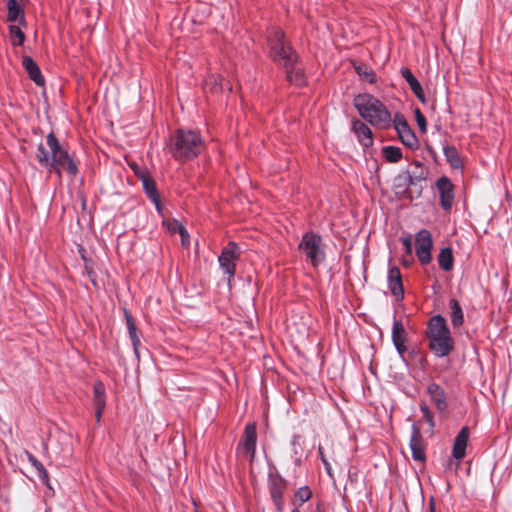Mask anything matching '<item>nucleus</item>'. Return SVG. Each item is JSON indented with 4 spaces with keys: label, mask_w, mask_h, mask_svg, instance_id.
<instances>
[{
    "label": "nucleus",
    "mask_w": 512,
    "mask_h": 512,
    "mask_svg": "<svg viewBox=\"0 0 512 512\" xmlns=\"http://www.w3.org/2000/svg\"><path fill=\"white\" fill-rule=\"evenodd\" d=\"M22 65L28 73L30 79L38 86L44 85V78L37 63L30 57L24 56L22 59Z\"/></svg>",
    "instance_id": "obj_19"
},
{
    "label": "nucleus",
    "mask_w": 512,
    "mask_h": 512,
    "mask_svg": "<svg viewBox=\"0 0 512 512\" xmlns=\"http://www.w3.org/2000/svg\"><path fill=\"white\" fill-rule=\"evenodd\" d=\"M427 393L429 394L430 399L434 403L435 407L440 412H443L447 409L446 394L440 385L436 383H430L427 386Z\"/></svg>",
    "instance_id": "obj_17"
},
{
    "label": "nucleus",
    "mask_w": 512,
    "mask_h": 512,
    "mask_svg": "<svg viewBox=\"0 0 512 512\" xmlns=\"http://www.w3.org/2000/svg\"><path fill=\"white\" fill-rule=\"evenodd\" d=\"M391 124H393L399 139L405 146L409 148L418 147V139L403 115L396 114Z\"/></svg>",
    "instance_id": "obj_9"
},
{
    "label": "nucleus",
    "mask_w": 512,
    "mask_h": 512,
    "mask_svg": "<svg viewBox=\"0 0 512 512\" xmlns=\"http://www.w3.org/2000/svg\"><path fill=\"white\" fill-rule=\"evenodd\" d=\"M392 341L393 344L400 355H403L407 348L405 345L406 341V332L405 329L399 320H394L392 326Z\"/></svg>",
    "instance_id": "obj_18"
},
{
    "label": "nucleus",
    "mask_w": 512,
    "mask_h": 512,
    "mask_svg": "<svg viewBox=\"0 0 512 512\" xmlns=\"http://www.w3.org/2000/svg\"><path fill=\"white\" fill-rule=\"evenodd\" d=\"M294 81L297 86H303L306 83V78L303 71L300 68H293L290 71V82Z\"/></svg>",
    "instance_id": "obj_31"
},
{
    "label": "nucleus",
    "mask_w": 512,
    "mask_h": 512,
    "mask_svg": "<svg viewBox=\"0 0 512 512\" xmlns=\"http://www.w3.org/2000/svg\"><path fill=\"white\" fill-rule=\"evenodd\" d=\"M103 410L104 409L95 408V419L97 422H100Z\"/></svg>",
    "instance_id": "obj_42"
},
{
    "label": "nucleus",
    "mask_w": 512,
    "mask_h": 512,
    "mask_svg": "<svg viewBox=\"0 0 512 512\" xmlns=\"http://www.w3.org/2000/svg\"><path fill=\"white\" fill-rule=\"evenodd\" d=\"M312 496L311 489L307 486H301L294 493V502L298 503V505H302L306 501H308Z\"/></svg>",
    "instance_id": "obj_28"
},
{
    "label": "nucleus",
    "mask_w": 512,
    "mask_h": 512,
    "mask_svg": "<svg viewBox=\"0 0 512 512\" xmlns=\"http://www.w3.org/2000/svg\"><path fill=\"white\" fill-rule=\"evenodd\" d=\"M27 458L31 465L36 469L39 478L43 482H46L48 480V473L44 468L43 464L39 460H37V458L33 456L31 453H27Z\"/></svg>",
    "instance_id": "obj_27"
},
{
    "label": "nucleus",
    "mask_w": 512,
    "mask_h": 512,
    "mask_svg": "<svg viewBox=\"0 0 512 512\" xmlns=\"http://www.w3.org/2000/svg\"><path fill=\"white\" fill-rule=\"evenodd\" d=\"M409 86L414 95L418 98V100L421 101L422 103H425L426 97L420 82L417 79H415L409 84Z\"/></svg>",
    "instance_id": "obj_32"
},
{
    "label": "nucleus",
    "mask_w": 512,
    "mask_h": 512,
    "mask_svg": "<svg viewBox=\"0 0 512 512\" xmlns=\"http://www.w3.org/2000/svg\"><path fill=\"white\" fill-rule=\"evenodd\" d=\"M449 306L451 309L450 320L454 328L460 327L464 322V313L456 299H450Z\"/></svg>",
    "instance_id": "obj_22"
},
{
    "label": "nucleus",
    "mask_w": 512,
    "mask_h": 512,
    "mask_svg": "<svg viewBox=\"0 0 512 512\" xmlns=\"http://www.w3.org/2000/svg\"><path fill=\"white\" fill-rule=\"evenodd\" d=\"M425 335L428 347L436 357H446L454 350L453 337L442 315H434L429 319Z\"/></svg>",
    "instance_id": "obj_3"
},
{
    "label": "nucleus",
    "mask_w": 512,
    "mask_h": 512,
    "mask_svg": "<svg viewBox=\"0 0 512 512\" xmlns=\"http://www.w3.org/2000/svg\"><path fill=\"white\" fill-rule=\"evenodd\" d=\"M203 149V140L192 130L179 129L172 139L171 153L176 160L185 161L198 156Z\"/></svg>",
    "instance_id": "obj_4"
},
{
    "label": "nucleus",
    "mask_w": 512,
    "mask_h": 512,
    "mask_svg": "<svg viewBox=\"0 0 512 512\" xmlns=\"http://www.w3.org/2000/svg\"><path fill=\"white\" fill-rule=\"evenodd\" d=\"M433 246L432 235L427 229H422L416 233L415 249L418 260L422 265L431 262V250Z\"/></svg>",
    "instance_id": "obj_7"
},
{
    "label": "nucleus",
    "mask_w": 512,
    "mask_h": 512,
    "mask_svg": "<svg viewBox=\"0 0 512 512\" xmlns=\"http://www.w3.org/2000/svg\"><path fill=\"white\" fill-rule=\"evenodd\" d=\"M10 40L12 45L20 46L25 40V35L18 26L11 25L9 28Z\"/></svg>",
    "instance_id": "obj_29"
},
{
    "label": "nucleus",
    "mask_w": 512,
    "mask_h": 512,
    "mask_svg": "<svg viewBox=\"0 0 512 512\" xmlns=\"http://www.w3.org/2000/svg\"><path fill=\"white\" fill-rule=\"evenodd\" d=\"M356 72L363 80H365L369 83L375 82V78H376L375 73L373 72L372 69H369L367 66H365V65L357 66Z\"/></svg>",
    "instance_id": "obj_30"
},
{
    "label": "nucleus",
    "mask_w": 512,
    "mask_h": 512,
    "mask_svg": "<svg viewBox=\"0 0 512 512\" xmlns=\"http://www.w3.org/2000/svg\"><path fill=\"white\" fill-rule=\"evenodd\" d=\"M400 73H401L402 77L407 81L408 84H410L412 81L417 79L413 75L411 70L409 68H407V67H402L401 70H400Z\"/></svg>",
    "instance_id": "obj_37"
},
{
    "label": "nucleus",
    "mask_w": 512,
    "mask_h": 512,
    "mask_svg": "<svg viewBox=\"0 0 512 512\" xmlns=\"http://www.w3.org/2000/svg\"><path fill=\"white\" fill-rule=\"evenodd\" d=\"M129 336H130V339H131V342H132V345L134 348V352H135L136 356L138 357V346L140 345V339L138 338V336L136 334V330L130 331Z\"/></svg>",
    "instance_id": "obj_39"
},
{
    "label": "nucleus",
    "mask_w": 512,
    "mask_h": 512,
    "mask_svg": "<svg viewBox=\"0 0 512 512\" xmlns=\"http://www.w3.org/2000/svg\"><path fill=\"white\" fill-rule=\"evenodd\" d=\"M351 131L356 135L358 142L365 148L373 145L372 130L361 120L354 119L351 122Z\"/></svg>",
    "instance_id": "obj_15"
},
{
    "label": "nucleus",
    "mask_w": 512,
    "mask_h": 512,
    "mask_svg": "<svg viewBox=\"0 0 512 512\" xmlns=\"http://www.w3.org/2000/svg\"><path fill=\"white\" fill-rule=\"evenodd\" d=\"M240 256V248L234 242H229L226 247L221 251L218 257V262L221 269L228 276L230 280L235 275L236 261Z\"/></svg>",
    "instance_id": "obj_6"
},
{
    "label": "nucleus",
    "mask_w": 512,
    "mask_h": 512,
    "mask_svg": "<svg viewBox=\"0 0 512 512\" xmlns=\"http://www.w3.org/2000/svg\"><path fill=\"white\" fill-rule=\"evenodd\" d=\"M427 174L426 168L420 162H415L397 176L398 185L404 188L415 186L419 182L426 180Z\"/></svg>",
    "instance_id": "obj_8"
},
{
    "label": "nucleus",
    "mask_w": 512,
    "mask_h": 512,
    "mask_svg": "<svg viewBox=\"0 0 512 512\" xmlns=\"http://www.w3.org/2000/svg\"><path fill=\"white\" fill-rule=\"evenodd\" d=\"M285 488V484L280 479H272L270 485V493L272 500L279 512L284 509V500H283V491Z\"/></svg>",
    "instance_id": "obj_20"
},
{
    "label": "nucleus",
    "mask_w": 512,
    "mask_h": 512,
    "mask_svg": "<svg viewBox=\"0 0 512 512\" xmlns=\"http://www.w3.org/2000/svg\"><path fill=\"white\" fill-rule=\"evenodd\" d=\"M175 225L177 226V232L180 234L181 236V239H182V244L183 245H187V239H188V232L186 231L185 227L178 223V222H175Z\"/></svg>",
    "instance_id": "obj_38"
},
{
    "label": "nucleus",
    "mask_w": 512,
    "mask_h": 512,
    "mask_svg": "<svg viewBox=\"0 0 512 512\" xmlns=\"http://www.w3.org/2000/svg\"><path fill=\"white\" fill-rule=\"evenodd\" d=\"M415 118L420 131L425 133L427 129V122L425 116L421 113L419 109H416L415 111Z\"/></svg>",
    "instance_id": "obj_35"
},
{
    "label": "nucleus",
    "mask_w": 512,
    "mask_h": 512,
    "mask_svg": "<svg viewBox=\"0 0 512 512\" xmlns=\"http://www.w3.org/2000/svg\"><path fill=\"white\" fill-rule=\"evenodd\" d=\"M401 241L404 246L405 252L409 255L412 254V238H411V236L409 235V236L403 237L401 239Z\"/></svg>",
    "instance_id": "obj_40"
},
{
    "label": "nucleus",
    "mask_w": 512,
    "mask_h": 512,
    "mask_svg": "<svg viewBox=\"0 0 512 512\" xmlns=\"http://www.w3.org/2000/svg\"><path fill=\"white\" fill-rule=\"evenodd\" d=\"M469 440V429L467 426L461 428L459 433L454 439L452 456L456 460H461L466 455V448Z\"/></svg>",
    "instance_id": "obj_16"
},
{
    "label": "nucleus",
    "mask_w": 512,
    "mask_h": 512,
    "mask_svg": "<svg viewBox=\"0 0 512 512\" xmlns=\"http://www.w3.org/2000/svg\"><path fill=\"white\" fill-rule=\"evenodd\" d=\"M94 408L104 409L106 405L105 401V387L102 382H97L94 385Z\"/></svg>",
    "instance_id": "obj_25"
},
{
    "label": "nucleus",
    "mask_w": 512,
    "mask_h": 512,
    "mask_svg": "<svg viewBox=\"0 0 512 512\" xmlns=\"http://www.w3.org/2000/svg\"><path fill=\"white\" fill-rule=\"evenodd\" d=\"M382 156L389 163H398L402 159V150L396 146H384L381 150Z\"/></svg>",
    "instance_id": "obj_24"
},
{
    "label": "nucleus",
    "mask_w": 512,
    "mask_h": 512,
    "mask_svg": "<svg viewBox=\"0 0 512 512\" xmlns=\"http://www.w3.org/2000/svg\"><path fill=\"white\" fill-rule=\"evenodd\" d=\"M175 222L176 221H174L171 225L168 226V228L173 232H177V226L175 225Z\"/></svg>",
    "instance_id": "obj_43"
},
{
    "label": "nucleus",
    "mask_w": 512,
    "mask_h": 512,
    "mask_svg": "<svg viewBox=\"0 0 512 512\" xmlns=\"http://www.w3.org/2000/svg\"><path fill=\"white\" fill-rule=\"evenodd\" d=\"M256 443V425L255 423H249L245 426L241 442L238 445V450L249 461H252L255 456Z\"/></svg>",
    "instance_id": "obj_10"
},
{
    "label": "nucleus",
    "mask_w": 512,
    "mask_h": 512,
    "mask_svg": "<svg viewBox=\"0 0 512 512\" xmlns=\"http://www.w3.org/2000/svg\"><path fill=\"white\" fill-rule=\"evenodd\" d=\"M436 187L439 192L441 206L446 211L450 210L454 200V189L452 182L448 177L442 176L437 180Z\"/></svg>",
    "instance_id": "obj_12"
},
{
    "label": "nucleus",
    "mask_w": 512,
    "mask_h": 512,
    "mask_svg": "<svg viewBox=\"0 0 512 512\" xmlns=\"http://www.w3.org/2000/svg\"><path fill=\"white\" fill-rule=\"evenodd\" d=\"M125 318H126L128 332L136 330V325L133 321V318L127 310H125Z\"/></svg>",
    "instance_id": "obj_41"
},
{
    "label": "nucleus",
    "mask_w": 512,
    "mask_h": 512,
    "mask_svg": "<svg viewBox=\"0 0 512 512\" xmlns=\"http://www.w3.org/2000/svg\"><path fill=\"white\" fill-rule=\"evenodd\" d=\"M298 250L313 268H318L326 259L322 237L313 232H307L302 236L298 244Z\"/></svg>",
    "instance_id": "obj_5"
},
{
    "label": "nucleus",
    "mask_w": 512,
    "mask_h": 512,
    "mask_svg": "<svg viewBox=\"0 0 512 512\" xmlns=\"http://www.w3.org/2000/svg\"><path fill=\"white\" fill-rule=\"evenodd\" d=\"M353 104L359 115L370 125L386 129L391 126L392 116L387 107L369 93H361L354 97Z\"/></svg>",
    "instance_id": "obj_2"
},
{
    "label": "nucleus",
    "mask_w": 512,
    "mask_h": 512,
    "mask_svg": "<svg viewBox=\"0 0 512 512\" xmlns=\"http://www.w3.org/2000/svg\"><path fill=\"white\" fill-rule=\"evenodd\" d=\"M318 453L320 455L321 461H322V463H323V465L325 467V470H326L327 474L332 477L331 465L328 462V460L326 459L325 454H324V449L321 446L318 447Z\"/></svg>",
    "instance_id": "obj_36"
},
{
    "label": "nucleus",
    "mask_w": 512,
    "mask_h": 512,
    "mask_svg": "<svg viewBox=\"0 0 512 512\" xmlns=\"http://www.w3.org/2000/svg\"><path fill=\"white\" fill-rule=\"evenodd\" d=\"M420 411L425 420L429 423L430 428L433 429L435 426L433 414L425 402L420 403Z\"/></svg>",
    "instance_id": "obj_34"
},
{
    "label": "nucleus",
    "mask_w": 512,
    "mask_h": 512,
    "mask_svg": "<svg viewBox=\"0 0 512 512\" xmlns=\"http://www.w3.org/2000/svg\"><path fill=\"white\" fill-rule=\"evenodd\" d=\"M143 185H144L146 193L155 202L157 208L159 209L158 199H157V191H156V187H155L154 183L147 179H144Z\"/></svg>",
    "instance_id": "obj_33"
},
{
    "label": "nucleus",
    "mask_w": 512,
    "mask_h": 512,
    "mask_svg": "<svg viewBox=\"0 0 512 512\" xmlns=\"http://www.w3.org/2000/svg\"><path fill=\"white\" fill-rule=\"evenodd\" d=\"M425 443L423 436L419 428L416 425H412L411 428V438H410V449L412 452V458L415 461L425 462L426 460V452H425Z\"/></svg>",
    "instance_id": "obj_14"
},
{
    "label": "nucleus",
    "mask_w": 512,
    "mask_h": 512,
    "mask_svg": "<svg viewBox=\"0 0 512 512\" xmlns=\"http://www.w3.org/2000/svg\"><path fill=\"white\" fill-rule=\"evenodd\" d=\"M36 158L42 167L55 171L59 177L63 169L71 176H75L78 172L77 165L67 150L60 145L53 132L47 135L45 143L38 144Z\"/></svg>",
    "instance_id": "obj_1"
},
{
    "label": "nucleus",
    "mask_w": 512,
    "mask_h": 512,
    "mask_svg": "<svg viewBox=\"0 0 512 512\" xmlns=\"http://www.w3.org/2000/svg\"><path fill=\"white\" fill-rule=\"evenodd\" d=\"M7 8V18L10 22H19V24L24 23V11L16 0H8Z\"/></svg>",
    "instance_id": "obj_21"
},
{
    "label": "nucleus",
    "mask_w": 512,
    "mask_h": 512,
    "mask_svg": "<svg viewBox=\"0 0 512 512\" xmlns=\"http://www.w3.org/2000/svg\"><path fill=\"white\" fill-rule=\"evenodd\" d=\"M270 54L275 62L282 63L284 67L288 65V57L284 46V33L274 31L269 36Z\"/></svg>",
    "instance_id": "obj_11"
},
{
    "label": "nucleus",
    "mask_w": 512,
    "mask_h": 512,
    "mask_svg": "<svg viewBox=\"0 0 512 512\" xmlns=\"http://www.w3.org/2000/svg\"><path fill=\"white\" fill-rule=\"evenodd\" d=\"M388 289L395 301H402L404 298V288L400 269L396 266L389 268L387 274Z\"/></svg>",
    "instance_id": "obj_13"
},
{
    "label": "nucleus",
    "mask_w": 512,
    "mask_h": 512,
    "mask_svg": "<svg viewBox=\"0 0 512 512\" xmlns=\"http://www.w3.org/2000/svg\"><path fill=\"white\" fill-rule=\"evenodd\" d=\"M437 260L442 270L446 272L452 270L454 258L451 248L445 247L441 249L440 253L438 254Z\"/></svg>",
    "instance_id": "obj_23"
},
{
    "label": "nucleus",
    "mask_w": 512,
    "mask_h": 512,
    "mask_svg": "<svg viewBox=\"0 0 512 512\" xmlns=\"http://www.w3.org/2000/svg\"><path fill=\"white\" fill-rule=\"evenodd\" d=\"M289 59H290V62H291L292 61V54L291 53H290Z\"/></svg>",
    "instance_id": "obj_44"
},
{
    "label": "nucleus",
    "mask_w": 512,
    "mask_h": 512,
    "mask_svg": "<svg viewBox=\"0 0 512 512\" xmlns=\"http://www.w3.org/2000/svg\"><path fill=\"white\" fill-rule=\"evenodd\" d=\"M443 153L447 159V161L454 168H459L462 165L461 158L458 150L454 146H444Z\"/></svg>",
    "instance_id": "obj_26"
}]
</instances>
